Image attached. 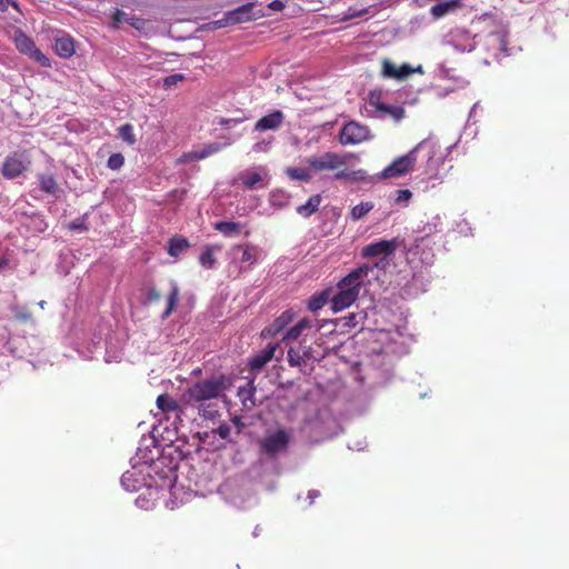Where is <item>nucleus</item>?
<instances>
[{
	"label": "nucleus",
	"instance_id": "bb28decb",
	"mask_svg": "<svg viewBox=\"0 0 569 569\" xmlns=\"http://www.w3.org/2000/svg\"><path fill=\"white\" fill-rule=\"evenodd\" d=\"M189 247V241L183 237H173L169 241L168 253L171 257H178Z\"/></svg>",
	"mask_w": 569,
	"mask_h": 569
},
{
	"label": "nucleus",
	"instance_id": "bf43d9fd",
	"mask_svg": "<svg viewBox=\"0 0 569 569\" xmlns=\"http://www.w3.org/2000/svg\"><path fill=\"white\" fill-rule=\"evenodd\" d=\"M301 356H303V361L308 358H310L311 356V348L310 347H307L303 349V351L301 352Z\"/></svg>",
	"mask_w": 569,
	"mask_h": 569
},
{
	"label": "nucleus",
	"instance_id": "052dcab7",
	"mask_svg": "<svg viewBox=\"0 0 569 569\" xmlns=\"http://www.w3.org/2000/svg\"><path fill=\"white\" fill-rule=\"evenodd\" d=\"M8 264V259L1 258L0 259V270H2Z\"/></svg>",
	"mask_w": 569,
	"mask_h": 569
},
{
	"label": "nucleus",
	"instance_id": "f3484780",
	"mask_svg": "<svg viewBox=\"0 0 569 569\" xmlns=\"http://www.w3.org/2000/svg\"><path fill=\"white\" fill-rule=\"evenodd\" d=\"M37 178H38V182H39L41 191H43L44 193L52 196L54 198H59L62 190L59 187L53 173H51V172L38 173Z\"/></svg>",
	"mask_w": 569,
	"mask_h": 569
},
{
	"label": "nucleus",
	"instance_id": "603ef678",
	"mask_svg": "<svg viewBox=\"0 0 569 569\" xmlns=\"http://www.w3.org/2000/svg\"><path fill=\"white\" fill-rule=\"evenodd\" d=\"M270 143H271V141H266V140L259 141L253 144L252 150L254 152H266L268 150Z\"/></svg>",
	"mask_w": 569,
	"mask_h": 569
},
{
	"label": "nucleus",
	"instance_id": "423d86ee",
	"mask_svg": "<svg viewBox=\"0 0 569 569\" xmlns=\"http://www.w3.org/2000/svg\"><path fill=\"white\" fill-rule=\"evenodd\" d=\"M262 17H264L263 10L257 9L256 2H248L226 12L223 19L219 21V23L220 26L237 24L257 20Z\"/></svg>",
	"mask_w": 569,
	"mask_h": 569
},
{
	"label": "nucleus",
	"instance_id": "c9c22d12",
	"mask_svg": "<svg viewBox=\"0 0 569 569\" xmlns=\"http://www.w3.org/2000/svg\"><path fill=\"white\" fill-rule=\"evenodd\" d=\"M368 103L379 112L386 103L382 102V92L379 90L370 91L368 94Z\"/></svg>",
	"mask_w": 569,
	"mask_h": 569
},
{
	"label": "nucleus",
	"instance_id": "ea45409f",
	"mask_svg": "<svg viewBox=\"0 0 569 569\" xmlns=\"http://www.w3.org/2000/svg\"><path fill=\"white\" fill-rule=\"evenodd\" d=\"M124 163V158L121 153H112L107 162V166L111 170H119Z\"/></svg>",
	"mask_w": 569,
	"mask_h": 569
},
{
	"label": "nucleus",
	"instance_id": "cd10ccee",
	"mask_svg": "<svg viewBox=\"0 0 569 569\" xmlns=\"http://www.w3.org/2000/svg\"><path fill=\"white\" fill-rule=\"evenodd\" d=\"M256 393V387L253 386V382L250 381L243 387H239L238 389V396L241 399L244 407H248V401L251 402L252 406H254L253 396Z\"/></svg>",
	"mask_w": 569,
	"mask_h": 569
},
{
	"label": "nucleus",
	"instance_id": "e433bc0d",
	"mask_svg": "<svg viewBox=\"0 0 569 569\" xmlns=\"http://www.w3.org/2000/svg\"><path fill=\"white\" fill-rule=\"evenodd\" d=\"M399 67L389 60L383 61L382 73L385 77L399 79Z\"/></svg>",
	"mask_w": 569,
	"mask_h": 569
},
{
	"label": "nucleus",
	"instance_id": "ddd939ff",
	"mask_svg": "<svg viewBox=\"0 0 569 569\" xmlns=\"http://www.w3.org/2000/svg\"><path fill=\"white\" fill-rule=\"evenodd\" d=\"M121 486L128 492H138L147 486L146 478L134 467L121 477Z\"/></svg>",
	"mask_w": 569,
	"mask_h": 569
},
{
	"label": "nucleus",
	"instance_id": "09e8293b",
	"mask_svg": "<svg viewBox=\"0 0 569 569\" xmlns=\"http://www.w3.org/2000/svg\"><path fill=\"white\" fill-rule=\"evenodd\" d=\"M146 299L149 302L158 301L160 299V293L154 287H150L147 289Z\"/></svg>",
	"mask_w": 569,
	"mask_h": 569
},
{
	"label": "nucleus",
	"instance_id": "e2e57ef3",
	"mask_svg": "<svg viewBox=\"0 0 569 569\" xmlns=\"http://www.w3.org/2000/svg\"><path fill=\"white\" fill-rule=\"evenodd\" d=\"M141 501H142V502H146V503L152 502V500H149V499L141 500Z\"/></svg>",
	"mask_w": 569,
	"mask_h": 569
},
{
	"label": "nucleus",
	"instance_id": "7c9ffc66",
	"mask_svg": "<svg viewBox=\"0 0 569 569\" xmlns=\"http://www.w3.org/2000/svg\"><path fill=\"white\" fill-rule=\"evenodd\" d=\"M381 117L390 116L395 121L399 122L405 117V109L398 106H389L385 104L383 108L379 111Z\"/></svg>",
	"mask_w": 569,
	"mask_h": 569
},
{
	"label": "nucleus",
	"instance_id": "39448f33",
	"mask_svg": "<svg viewBox=\"0 0 569 569\" xmlns=\"http://www.w3.org/2000/svg\"><path fill=\"white\" fill-rule=\"evenodd\" d=\"M395 250V243L388 240H380L378 242L370 243L362 249V254L365 257L382 256L377 262L369 264L370 267H375V272L371 273L372 278H379V271L386 268L388 264V257L392 254Z\"/></svg>",
	"mask_w": 569,
	"mask_h": 569
},
{
	"label": "nucleus",
	"instance_id": "b1692460",
	"mask_svg": "<svg viewBox=\"0 0 569 569\" xmlns=\"http://www.w3.org/2000/svg\"><path fill=\"white\" fill-rule=\"evenodd\" d=\"M459 7V0L439 2L431 7L430 14L433 19H440Z\"/></svg>",
	"mask_w": 569,
	"mask_h": 569
},
{
	"label": "nucleus",
	"instance_id": "6e6d98bb",
	"mask_svg": "<svg viewBox=\"0 0 569 569\" xmlns=\"http://www.w3.org/2000/svg\"><path fill=\"white\" fill-rule=\"evenodd\" d=\"M268 7L273 11H281L284 9V3L280 0H273Z\"/></svg>",
	"mask_w": 569,
	"mask_h": 569
},
{
	"label": "nucleus",
	"instance_id": "2eb2a0df",
	"mask_svg": "<svg viewBox=\"0 0 569 569\" xmlns=\"http://www.w3.org/2000/svg\"><path fill=\"white\" fill-rule=\"evenodd\" d=\"M284 121V114L280 110H276L262 118H260L254 124V131H268L277 130L281 127Z\"/></svg>",
	"mask_w": 569,
	"mask_h": 569
},
{
	"label": "nucleus",
	"instance_id": "5fc2aeb1",
	"mask_svg": "<svg viewBox=\"0 0 569 569\" xmlns=\"http://www.w3.org/2000/svg\"><path fill=\"white\" fill-rule=\"evenodd\" d=\"M230 431H231V429L228 425H221L217 429V433L219 435V437L221 439H227L230 435Z\"/></svg>",
	"mask_w": 569,
	"mask_h": 569
},
{
	"label": "nucleus",
	"instance_id": "393cba45",
	"mask_svg": "<svg viewBox=\"0 0 569 569\" xmlns=\"http://www.w3.org/2000/svg\"><path fill=\"white\" fill-rule=\"evenodd\" d=\"M213 228L224 237H233L241 232L242 226L234 221H218L213 224Z\"/></svg>",
	"mask_w": 569,
	"mask_h": 569
},
{
	"label": "nucleus",
	"instance_id": "c85d7f7f",
	"mask_svg": "<svg viewBox=\"0 0 569 569\" xmlns=\"http://www.w3.org/2000/svg\"><path fill=\"white\" fill-rule=\"evenodd\" d=\"M286 172H287L288 177L292 180L309 182L312 179V176H311L309 169H306V168L289 167V168H287Z\"/></svg>",
	"mask_w": 569,
	"mask_h": 569
},
{
	"label": "nucleus",
	"instance_id": "49530a36",
	"mask_svg": "<svg viewBox=\"0 0 569 569\" xmlns=\"http://www.w3.org/2000/svg\"><path fill=\"white\" fill-rule=\"evenodd\" d=\"M399 80L401 79H406L408 76L412 74L415 69L408 64V63H403L402 66L399 67Z\"/></svg>",
	"mask_w": 569,
	"mask_h": 569
},
{
	"label": "nucleus",
	"instance_id": "a19ab883",
	"mask_svg": "<svg viewBox=\"0 0 569 569\" xmlns=\"http://www.w3.org/2000/svg\"><path fill=\"white\" fill-rule=\"evenodd\" d=\"M411 198H412V192L409 189H400L397 191V197L395 198V203L400 204V206H407Z\"/></svg>",
	"mask_w": 569,
	"mask_h": 569
},
{
	"label": "nucleus",
	"instance_id": "7ed1b4c3",
	"mask_svg": "<svg viewBox=\"0 0 569 569\" xmlns=\"http://www.w3.org/2000/svg\"><path fill=\"white\" fill-rule=\"evenodd\" d=\"M436 143L431 139L420 141L407 154L398 157L388 167H386L379 174L382 179L400 178L412 171L417 162V152L427 150L429 159L435 153Z\"/></svg>",
	"mask_w": 569,
	"mask_h": 569
},
{
	"label": "nucleus",
	"instance_id": "4be33fe9",
	"mask_svg": "<svg viewBox=\"0 0 569 569\" xmlns=\"http://www.w3.org/2000/svg\"><path fill=\"white\" fill-rule=\"evenodd\" d=\"M321 200L322 198L320 194L311 196L306 203L297 207V213L303 218L311 217L318 211Z\"/></svg>",
	"mask_w": 569,
	"mask_h": 569
},
{
	"label": "nucleus",
	"instance_id": "c03bdc74",
	"mask_svg": "<svg viewBox=\"0 0 569 569\" xmlns=\"http://www.w3.org/2000/svg\"><path fill=\"white\" fill-rule=\"evenodd\" d=\"M182 80H184V74L182 73L170 74L163 79V87L170 89Z\"/></svg>",
	"mask_w": 569,
	"mask_h": 569
},
{
	"label": "nucleus",
	"instance_id": "473e14b6",
	"mask_svg": "<svg viewBox=\"0 0 569 569\" xmlns=\"http://www.w3.org/2000/svg\"><path fill=\"white\" fill-rule=\"evenodd\" d=\"M363 176H365V171L363 170H357V171L340 170V171L335 173V179L336 180H351V181H356V180L363 179Z\"/></svg>",
	"mask_w": 569,
	"mask_h": 569
},
{
	"label": "nucleus",
	"instance_id": "37998d69",
	"mask_svg": "<svg viewBox=\"0 0 569 569\" xmlns=\"http://www.w3.org/2000/svg\"><path fill=\"white\" fill-rule=\"evenodd\" d=\"M86 217L87 216H82L80 218L74 219L68 224V228L72 231H87L88 226L86 223Z\"/></svg>",
	"mask_w": 569,
	"mask_h": 569
},
{
	"label": "nucleus",
	"instance_id": "4d7b16f0",
	"mask_svg": "<svg viewBox=\"0 0 569 569\" xmlns=\"http://www.w3.org/2000/svg\"><path fill=\"white\" fill-rule=\"evenodd\" d=\"M299 326H301L302 330L310 329L313 326V320L303 318L297 322Z\"/></svg>",
	"mask_w": 569,
	"mask_h": 569
},
{
	"label": "nucleus",
	"instance_id": "6ab92c4d",
	"mask_svg": "<svg viewBox=\"0 0 569 569\" xmlns=\"http://www.w3.org/2000/svg\"><path fill=\"white\" fill-rule=\"evenodd\" d=\"M113 23L116 27H118L120 23H129L137 30H143L146 27L147 21L144 19L129 16L123 10H116L112 14Z\"/></svg>",
	"mask_w": 569,
	"mask_h": 569
},
{
	"label": "nucleus",
	"instance_id": "dca6fc26",
	"mask_svg": "<svg viewBox=\"0 0 569 569\" xmlns=\"http://www.w3.org/2000/svg\"><path fill=\"white\" fill-rule=\"evenodd\" d=\"M278 343H269L262 351L249 360L251 371L259 372L274 357Z\"/></svg>",
	"mask_w": 569,
	"mask_h": 569
},
{
	"label": "nucleus",
	"instance_id": "a878e982",
	"mask_svg": "<svg viewBox=\"0 0 569 569\" xmlns=\"http://www.w3.org/2000/svg\"><path fill=\"white\" fill-rule=\"evenodd\" d=\"M178 301H179L178 284L176 282H171V290H170V293L168 297L167 308L162 312V316H161L162 319H167L172 313V311L176 309V307L178 305Z\"/></svg>",
	"mask_w": 569,
	"mask_h": 569
},
{
	"label": "nucleus",
	"instance_id": "de8ad7c7",
	"mask_svg": "<svg viewBox=\"0 0 569 569\" xmlns=\"http://www.w3.org/2000/svg\"><path fill=\"white\" fill-rule=\"evenodd\" d=\"M499 44H500V50L503 52V54L505 56H509L510 52H509V49H508V40H507V33L506 32L499 33Z\"/></svg>",
	"mask_w": 569,
	"mask_h": 569
},
{
	"label": "nucleus",
	"instance_id": "4468645a",
	"mask_svg": "<svg viewBox=\"0 0 569 569\" xmlns=\"http://www.w3.org/2000/svg\"><path fill=\"white\" fill-rule=\"evenodd\" d=\"M293 319V312L290 310L283 311L272 323L267 326L261 331L262 338H272L282 331Z\"/></svg>",
	"mask_w": 569,
	"mask_h": 569
},
{
	"label": "nucleus",
	"instance_id": "aec40b11",
	"mask_svg": "<svg viewBox=\"0 0 569 569\" xmlns=\"http://www.w3.org/2000/svg\"><path fill=\"white\" fill-rule=\"evenodd\" d=\"M230 141H226L224 143L220 142H211L206 146H203L201 149L194 150L190 153L191 159L201 160L209 156H212L223 148L230 146Z\"/></svg>",
	"mask_w": 569,
	"mask_h": 569
},
{
	"label": "nucleus",
	"instance_id": "20e7f679",
	"mask_svg": "<svg viewBox=\"0 0 569 569\" xmlns=\"http://www.w3.org/2000/svg\"><path fill=\"white\" fill-rule=\"evenodd\" d=\"M261 250L251 243L236 244L228 251L230 266L237 268L238 272H246L259 261Z\"/></svg>",
	"mask_w": 569,
	"mask_h": 569
},
{
	"label": "nucleus",
	"instance_id": "f03ea898",
	"mask_svg": "<svg viewBox=\"0 0 569 569\" xmlns=\"http://www.w3.org/2000/svg\"><path fill=\"white\" fill-rule=\"evenodd\" d=\"M375 272V267L369 263L362 264L352 270L338 283V292L332 297L331 305L335 312L350 307L358 298L360 288L370 281V273Z\"/></svg>",
	"mask_w": 569,
	"mask_h": 569
},
{
	"label": "nucleus",
	"instance_id": "9d476101",
	"mask_svg": "<svg viewBox=\"0 0 569 569\" xmlns=\"http://www.w3.org/2000/svg\"><path fill=\"white\" fill-rule=\"evenodd\" d=\"M290 438L291 436L287 430L279 429L262 440L261 448L267 455L276 456L287 449Z\"/></svg>",
	"mask_w": 569,
	"mask_h": 569
},
{
	"label": "nucleus",
	"instance_id": "58836bf2",
	"mask_svg": "<svg viewBox=\"0 0 569 569\" xmlns=\"http://www.w3.org/2000/svg\"><path fill=\"white\" fill-rule=\"evenodd\" d=\"M288 362L291 367H300L303 363V356L300 350L290 348L288 350Z\"/></svg>",
	"mask_w": 569,
	"mask_h": 569
},
{
	"label": "nucleus",
	"instance_id": "f704fd0d",
	"mask_svg": "<svg viewBox=\"0 0 569 569\" xmlns=\"http://www.w3.org/2000/svg\"><path fill=\"white\" fill-rule=\"evenodd\" d=\"M372 208L373 204L371 202H361L352 208L351 218L353 220H359L372 210Z\"/></svg>",
	"mask_w": 569,
	"mask_h": 569
},
{
	"label": "nucleus",
	"instance_id": "3c124183",
	"mask_svg": "<svg viewBox=\"0 0 569 569\" xmlns=\"http://www.w3.org/2000/svg\"><path fill=\"white\" fill-rule=\"evenodd\" d=\"M9 6L14 8L18 12H20V7H19L18 2H16L13 0H0V11H2V12L7 11Z\"/></svg>",
	"mask_w": 569,
	"mask_h": 569
},
{
	"label": "nucleus",
	"instance_id": "c756f323",
	"mask_svg": "<svg viewBox=\"0 0 569 569\" xmlns=\"http://www.w3.org/2000/svg\"><path fill=\"white\" fill-rule=\"evenodd\" d=\"M200 264L206 269H212L216 266L213 247L207 246L199 257Z\"/></svg>",
	"mask_w": 569,
	"mask_h": 569
},
{
	"label": "nucleus",
	"instance_id": "9b49d317",
	"mask_svg": "<svg viewBox=\"0 0 569 569\" xmlns=\"http://www.w3.org/2000/svg\"><path fill=\"white\" fill-rule=\"evenodd\" d=\"M30 161L24 153H12L8 156L2 164V173L6 178L13 179L19 177L28 169Z\"/></svg>",
	"mask_w": 569,
	"mask_h": 569
},
{
	"label": "nucleus",
	"instance_id": "1a4fd4ad",
	"mask_svg": "<svg viewBox=\"0 0 569 569\" xmlns=\"http://www.w3.org/2000/svg\"><path fill=\"white\" fill-rule=\"evenodd\" d=\"M370 138V130L367 126L356 121L346 123L339 134L341 144H357Z\"/></svg>",
	"mask_w": 569,
	"mask_h": 569
},
{
	"label": "nucleus",
	"instance_id": "79ce46f5",
	"mask_svg": "<svg viewBox=\"0 0 569 569\" xmlns=\"http://www.w3.org/2000/svg\"><path fill=\"white\" fill-rule=\"evenodd\" d=\"M302 332L303 330L301 326L297 323L286 332V335L282 338V341L297 340L302 335Z\"/></svg>",
	"mask_w": 569,
	"mask_h": 569
},
{
	"label": "nucleus",
	"instance_id": "13d9d810",
	"mask_svg": "<svg viewBox=\"0 0 569 569\" xmlns=\"http://www.w3.org/2000/svg\"><path fill=\"white\" fill-rule=\"evenodd\" d=\"M321 495V492L317 489H311L308 491L307 498H318Z\"/></svg>",
	"mask_w": 569,
	"mask_h": 569
},
{
	"label": "nucleus",
	"instance_id": "f257e3e1",
	"mask_svg": "<svg viewBox=\"0 0 569 569\" xmlns=\"http://www.w3.org/2000/svg\"><path fill=\"white\" fill-rule=\"evenodd\" d=\"M231 379L224 375H213L209 378L189 385L181 393L182 405L197 409L204 419H214L219 415L216 400L224 396L230 388Z\"/></svg>",
	"mask_w": 569,
	"mask_h": 569
},
{
	"label": "nucleus",
	"instance_id": "a18cd8bd",
	"mask_svg": "<svg viewBox=\"0 0 569 569\" xmlns=\"http://www.w3.org/2000/svg\"><path fill=\"white\" fill-rule=\"evenodd\" d=\"M456 50L461 52H471L476 48V43L472 40H469L467 44H460L457 40L452 42Z\"/></svg>",
	"mask_w": 569,
	"mask_h": 569
},
{
	"label": "nucleus",
	"instance_id": "0eeeda50",
	"mask_svg": "<svg viewBox=\"0 0 569 569\" xmlns=\"http://www.w3.org/2000/svg\"><path fill=\"white\" fill-rule=\"evenodd\" d=\"M347 156L336 152H325L320 156H311L306 159V163L315 172L325 170H337L347 164Z\"/></svg>",
	"mask_w": 569,
	"mask_h": 569
},
{
	"label": "nucleus",
	"instance_id": "680f3d73",
	"mask_svg": "<svg viewBox=\"0 0 569 569\" xmlns=\"http://www.w3.org/2000/svg\"><path fill=\"white\" fill-rule=\"evenodd\" d=\"M140 507H141V508H144V509H149V508H151L150 506H144L143 503H142V505H140Z\"/></svg>",
	"mask_w": 569,
	"mask_h": 569
},
{
	"label": "nucleus",
	"instance_id": "864d4df0",
	"mask_svg": "<svg viewBox=\"0 0 569 569\" xmlns=\"http://www.w3.org/2000/svg\"><path fill=\"white\" fill-rule=\"evenodd\" d=\"M242 120L241 119H227V118H220L218 123L221 124V126H224V127H233L238 123H240Z\"/></svg>",
	"mask_w": 569,
	"mask_h": 569
},
{
	"label": "nucleus",
	"instance_id": "6e6552de",
	"mask_svg": "<svg viewBox=\"0 0 569 569\" xmlns=\"http://www.w3.org/2000/svg\"><path fill=\"white\" fill-rule=\"evenodd\" d=\"M441 231V219L439 216L432 217L430 220L423 223L412 232V243L410 251L418 250L420 247L429 244L430 237Z\"/></svg>",
	"mask_w": 569,
	"mask_h": 569
},
{
	"label": "nucleus",
	"instance_id": "a211bd4d",
	"mask_svg": "<svg viewBox=\"0 0 569 569\" xmlns=\"http://www.w3.org/2000/svg\"><path fill=\"white\" fill-rule=\"evenodd\" d=\"M263 177H267L264 168H259L257 171L246 170L240 173L242 184L250 190L264 187Z\"/></svg>",
	"mask_w": 569,
	"mask_h": 569
},
{
	"label": "nucleus",
	"instance_id": "5701e85b",
	"mask_svg": "<svg viewBox=\"0 0 569 569\" xmlns=\"http://www.w3.org/2000/svg\"><path fill=\"white\" fill-rule=\"evenodd\" d=\"M54 50L61 58H69L74 53V42L70 37L57 38Z\"/></svg>",
	"mask_w": 569,
	"mask_h": 569
},
{
	"label": "nucleus",
	"instance_id": "69168bd1",
	"mask_svg": "<svg viewBox=\"0 0 569 569\" xmlns=\"http://www.w3.org/2000/svg\"><path fill=\"white\" fill-rule=\"evenodd\" d=\"M21 318L22 319H28V316L27 315H22Z\"/></svg>",
	"mask_w": 569,
	"mask_h": 569
},
{
	"label": "nucleus",
	"instance_id": "f8f14e48",
	"mask_svg": "<svg viewBox=\"0 0 569 569\" xmlns=\"http://www.w3.org/2000/svg\"><path fill=\"white\" fill-rule=\"evenodd\" d=\"M157 407L164 413H173L176 416V420L173 421L176 429L178 428L177 423L182 422V415L184 413V409H187L181 401L178 402L167 393L160 395L157 398Z\"/></svg>",
	"mask_w": 569,
	"mask_h": 569
},
{
	"label": "nucleus",
	"instance_id": "4c0bfd02",
	"mask_svg": "<svg viewBox=\"0 0 569 569\" xmlns=\"http://www.w3.org/2000/svg\"><path fill=\"white\" fill-rule=\"evenodd\" d=\"M28 57L38 62L41 67L48 68L51 66L50 59L46 54H43L38 48H34Z\"/></svg>",
	"mask_w": 569,
	"mask_h": 569
},
{
	"label": "nucleus",
	"instance_id": "72a5a7b5",
	"mask_svg": "<svg viewBox=\"0 0 569 569\" xmlns=\"http://www.w3.org/2000/svg\"><path fill=\"white\" fill-rule=\"evenodd\" d=\"M118 131H119V137L123 141L129 143L130 146L136 143L133 127L130 123L122 124L121 127H119Z\"/></svg>",
	"mask_w": 569,
	"mask_h": 569
},
{
	"label": "nucleus",
	"instance_id": "412c9836",
	"mask_svg": "<svg viewBox=\"0 0 569 569\" xmlns=\"http://www.w3.org/2000/svg\"><path fill=\"white\" fill-rule=\"evenodd\" d=\"M14 44L19 52L29 56L34 48H37L34 41L27 36L23 31L17 30L14 32Z\"/></svg>",
	"mask_w": 569,
	"mask_h": 569
},
{
	"label": "nucleus",
	"instance_id": "8fccbe9b",
	"mask_svg": "<svg viewBox=\"0 0 569 569\" xmlns=\"http://www.w3.org/2000/svg\"><path fill=\"white\" fill-rule=\"evenodd\" d=\"M366 318V313H351L349 317H348V325L349 326H352V327H356L360 323L361 320H363Z\"/></svg>",
	"mask_w": 569,
	"mask_h": 569
},
{
	"label": "nucleus",
	"instance_id": "2f4dec72",
	"mask_svg": "<svg viewBox=\"0 0 569 569\" xmlns=\"http://www.w3.org/2000/svg\"><path fill=\"white\" fill-rule=\"evenodd\" d=\"M329 300V293L328 292H321L320 295L318 296H315L310 299L309 303H308V308L316 312L320 309H322L325 307V305L328 302Z\"/></svg>",
	"mask_w": 569,
	"mask_h": 569
},
{
	"label": "nucleus",
	"instance_id": "0e129e2a",
	"mask_svg": "<svg viewBox=\"0 0 569 569\" xmlns=\"http://www.w3.org/2000/svg\"><path fill=\"white\" fill-rule=\"evenodd\" d=\"M44 303H46L44 301H41L39 305H40L41 308H43Z\"/></svg>",
	"mask_w": 569,
	"mask_h": 569
}]
</instances>
